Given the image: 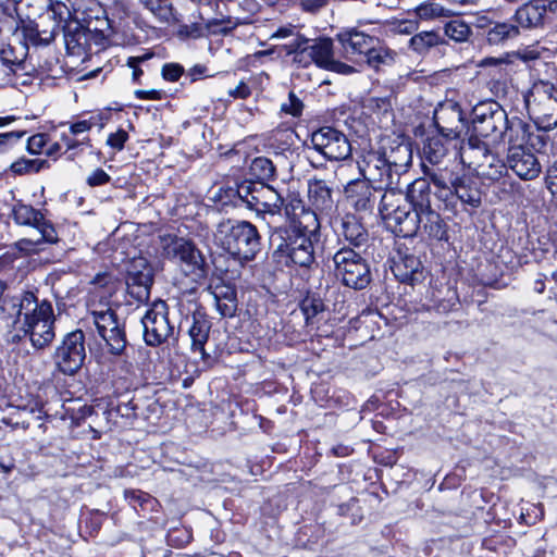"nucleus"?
<instances>
[{
    "mask_svg": "<svg viewBox=\"0 0 557 557\" xmlns=\"http://www.w3.org/2000/svg\"><path fill=\"white\" fill-rule=\"evenodd\" d=\"M13 221L21 226L29 228L30 234L15 243L18 251L25 255L38 253L44 245H52L59 242L58 232L53 223L45 214L23 202H17L12 209Z\"/></svg>",
    "mask_w": 557,
    "mask_h": 557,
    "instance_id": "1",
    "label": "nucleus"
},
{
    "mask_svg": "<svg viewBox=\"0 0 557 557\" xmlns=\"http://www.w3.org/2000/svg\"><path fill=\"white\" fill-rule=\"evenodd\" d=\"M260 239L257 227L247 221H223L214 233L215 244L242 260L256 257L261 248Z\"/></svg>",
    "mask_w": 557,
    "mask_h": 557,
    "instance_id": "2",
    "label": "nucleus"
},
{
    "mask_svg": "<svg viewBox=\"0 0 557 557\" xmlns=\"http://www.w3.org/2000/svg\"><path fill=\"white\" fill-rule=\"evenodd\" d=\"M408 199L413 203L414 222L419 231L435 239H443L446 224L438 211L433 208L430 182L418 178L408 186Z\"/></svg>",
    "mask_w": 557,
    "mask_h": 557,
    "instance_id": "3",
    "label": "nucleus"
},
{
    "mask_svg": "<svg viewBox=\"0 0 557 557\" xmlns=\"http://www.w3.org/2000/svg\"><path fill=\"white\" fill-rule=\"evenodd\" d=\"M459 158L465 166L475 171L482 178L496 182L507 174V161L504 162L493 153L484 140L472 138L462 141Z\"/></svg>",
    "mask_w": 557,
    "mask_h": 557,
    "instance_id": "4",
    "label": "nucleus"
},
{
    "mask_svg": "<svg viewBox=\"0 0 557 557\" xmlns=\"http://www.w3.org/2000/svg\"><path fill=\"white\" fill-rule=\"evenodd\" d=\"M524 102L537 128L549 131L557 126V88L552 83H534L524 96Z\"/></svg>",
    "mask_w": 557,
    "mask_h": 557,
    "instance_id": "5",
    "label": "nucleus"
},
{
    "mask_svg": "<svg viewBox=\"0 0 557 557\" xmlns=\"http://www.w3.org/2000/svg\"><path fill=\"white\" fill-rule=\"evenodd\" d=\"M380 212L387 226L397 235L411 237L417 235L413 203L406 197L394 191H386L381 199Z\"/></svg>",
    "mask_w": 557,
    "mask_h": 557,
    "instance_id": "6",
    "label": "nucleus"
},
{
    "mask_svg": "<svg viewBox=\"0 0 557 557\" xmlns=\"http://www.w3.org/2000/svg\"><path fill=\"white\" fill-rule=\"evenodd\" d=\"M336 277L347 287L362 289L371 282L368 262L357 251L343 247L333 256Z\"/></svg>",
    "mask_w": 557,
    "mask_h": 557,
    "instance_id": "7",
    "label": "nucleus"
},
{
    "mask_svg": "<svg viewBox=\"0 0 557 557\" xmlns=\"http://www.w3.org/2000/svg\"><path fill=\"white\" fill-rule=\"evenodd\" d=\"M85 358V334L81 330L66 334L53 352L55 368L65 375L77 373Z\"/></svg>",
    "mask_w": 557,
    "mask_h": 557,
    "instance_id": "8",
    "label": "nucleus"
},
{
    "mask_svg": "<svg viewBox=\"0 0 557 557\" xmlns=\"http://www.w3.org/2000/svg\"><path fill=\"white\" fill-rule=\"evenodd\" d=\"M98 335L103 339L110 354L120 356L126 348V334L123 323L111 308L90 312Z\"/></svg>",
    "mask_w": 557,
    "mask_h": 557,
    "instance_id": "9",
    "label": "nucleus"
},
{
    "mask_svg": "<svg viewBox=\"0 0 557 557\" xmlns=\"http://www.w3.org/2000/svg\"><path fill=\"white\" fill-rule=\"evenodd\" d=\"M164 255L180 265L181 270L193 280L206 275L205 259L197 247L184 238H175L164 247Z\"/></svg>",
    "mask_w": 557,
    "mask_h": 557,
    "instance_id": "10",
    "label": "nucleus"
},
{
    "mask_svg": "<svg viewBox=\"0 0 557 557\" xmlns=\"http://www.w3.org/2000/svg\"><path fill=\"white\" fill-rule=\"evenodd\" d=\"M54 37H22L15 44H1L0 46V70L5 76L16 75L25 70V59L28 54L29 45L33 47L49 46Z\"/></svg>",
    "mask_w": 557,
    "mask_h": 557,
    "instance_id": "11",
    "label": "nucleus"
},
{
    "mask_svg": "<svg viewBox=\"0 0 557 557\" xmlns=\"http://www.w3.org/2000/svg\"><path fill=\"white\" fill-rule=\"evenodd\" d=\"M169 308L165 301L158 299L141 318L144 339L147 345L156 347L173 335L174 327L169 321Z\"/></svg>",
    "mask_w": 557,
    "mask_h": 557,
    "instance_id": "12",
    "label": "nucleus"
},
{
    "mask_svg": "<svg viewBox=\"0 0 557 557\" xmlns=\"http://www.w3.org/2000/svg\"><path fill=\"white\" fill-rule=\"evenodd\" d=\"M311 145L314 150L331 161L345 160L351 154V145L346 135L330 126L313 132Z\"/></svg>",
    "mask_w": 557,
    "mask_h": 557,
    "instance_id": "13",
    "label": "nucleus"
},
{
    "mask_svg": "<svg viewBox=\"0 0 557 557\" xmlns=\"http://www.w3.org/2000/svg\"><path fill=\"white\" fill-rule=\"evenodd\" d=\"M508 126V117L503 109H496L490 113L475 115L472 121L471 134L468 139H485L487 144L496 145L504 138Z\"/></svg>",
    "mask_w": 557,
    "mask_h": 557,
    "instance_id": "14",
    "label": "nucleus"
},
{
    "mask_svg": "<svg viewBox=\"0 0 557 557\" xmlns=\"http://www.w3.org/2000/svg\"><path fill=\"white\" fill-rule=\"evenodd\" d=\"M13 307L16 308L15 322L20 329L54 315L52 304L48 299L38 298L33 292H24L13 302Z\"/></svg>",
    "mask_w": 557,
    "mask_h": 557,
    "instance_id": "15",
    "label": "nucleus"
},
{
    "mask_svg": "<svg viewBox=\"0 0 557 557\" xmlns=\"http://www.w3.org/2000/svg\"><path fill=\"white\" fill-rule=\"evenodd\" d=\"M277 262L285 264L294 263L299 267L308 268L314 261V248L312 238L299 236L290 238L289 242L278 245L274 251Z\"/></svg>",
    "mask_w": 557,
    "mask_h": 557,
    "instance_id": "16",
    "label": "nucleus"
},
{
    "mask_svg": "<svg viewBox=\"0 0 557 557\" xmlns=\"http://www.w3.org/2000/svg\"><path fill=\"white\" fill-rule=\"evenodd\" d=\"M286 218L297 228L299 236L314 237L320 228V222L314 211L307 208L296 195H290L284 207Z\"/></svg>",
    "mask_w": 557,
    "mask_h": 557,
    "instance_id": "17",
    "label": "nucleus"
},
{
    "mask_svg": "<svg viewBox=\"0 0 557 557\" xmlns=\"http://www.w3.org/2000/svg\"><path fill=\"white\" fill-rule=\"evenodd\" d=\"M153 284V271L144 258L135 259L126 275L127 293L137 301L146 302L150 298Z\"/></svg>",
    "mask_w": 557,
    "mask_h": 557,
    "instance_id": "18",
    "label": "nucleus"
},
{
    "mask_svg": "<svg viewBox=\"0 0 557 557\" xmlns=\"http://www.w3.org/2000/svg\"><path fill=\"white\" fill-rule=\"evenodd\" d=\"M422 168L425 175L424 178H429L435 186L436 190L434 196L438 200H441V198H447V196L451 195V190L449 188L461 176L459 173V163L456 159H451L436 165H428L426 163H422Z\"/></svg>",
    "mask_w": 557,
    "mask_h": 557,
    "instance_id": "19",
    "label": "nucleus"
},
{
    "mask_svg": "<svg viewBox=\"0 0 557 557\" xmlns=\"http://www.w3.org/2000/svg\"><path fill=\"white\" fill-rule=\"evenodd\" d=\"M507 170H511L520 180L532 181L540 176L542 165L530 148H511L506 156Z\"/></svg>",
    "mask_w": 557,
    "mask_h": 557,
    "instance_id": "20",
    "label": "nucleus"
},
{
    "mask_svg": "<svg viewBox=\"0 0 557 557\" xmlns=\"http://www.w3.org/2000/svg\"><path fill=\"white\" fill-rule=\"evenodd\" d=\"M434 123L440 135L447 138H458L465 129V120L460 107L455 102H445L434 112Z\"/></svg>",
    "mask_w": 557,
    "mask_h": 557,
    "instance_id": "21",
    "label": "nucleus"
},
{
    "mask_svg": "<svg viewBox=\"0 0 557 557\" xmlns=\"http://www.w3.org/2000/svg\"><path fill=\"white\" fill-rule=\"evenodd\" d=\"M418 30L416 20H401L394 22H379L366 18L358 20L357 26L351 28L347 35H368L369 32L381 34L393 33L394 35H411Z\"/></svg>",
    "mask_w": 557,
    "mask_h": 557,
    "instance_id": "22",
    "label": "nucleus"
},
{
    "mask_svg": "<svg viewBox=\"0 0 557 557\" xmlns=\"http://www.w3.org/2000/svg\"><path fill=\"white\" fill-rule=\"evenodd\" d=\"M359 169L368 183L374 182L380 184V188L388 186L393 183L392 170L386 157L372 151L369 152L359 163Z\"/></svg>",
    "mask_w": 557,
    "mask_h": 557,
    "instance_id": "23",
    "label": "nucleus"
},
{
    "mask_svg": "<svg viewBox=\"0 0 557 557\" xmlns=\"http://www.w3.org/2000/svg\"><path fill=\"white\" fill-rule=\"evenodd\" d=\"M449 189L451 195L447 196V198H441L446 208L454 207L458 200L473 208L481 206V191L476 183L469 176L462 174Z\"/></svg>",
    "mask_w": 557,
    "mask_h": 557,
    "instance_id": "24",
    "label": "nucleus"
},
{
    "mask_svg": "<svg viewBox=\"0 0 557 557\" xmlns=\"http://www.w3.org/2000/svg\"><path fill=\"white\" fill-rule=\"evenodd\" d=\"M255 194L253 200H250V210L257 213H268L271 215L280 214L284 209L287 200L270 185L259 183Z\"/></svg>",
    "mask_w": 557,
    "mask_h": 557,
    "instance_id": "25",
    "label": "nucleus"
},
{
    "mask_svg": "<svg viewBox=\"0 0 557 557\" xmlns=\"http://www.w3.org/2000/svg\"><path fill=\"white\" fill-rule=\"evenodd\" d=\"M348 202L357 211H369L375 202L374 189L367 181L351 182L345 188Z\"/></svg>",
    "mask_w": 557,
    "mask_h": 557,
    "instance_id": "26",
    "label": "nucleus"
},
{
    "mask_svg": "<svg viewBox=\"0 0 557 557\" xmlns=\"http://www.w3.org/2000/svg\"><path fill=\"white\" fill-rule=\"evenodd\" d=\"M54 322L55 317L52 315L51 318L35 322L20 330L28 336L35 349H44L48 347L55 337Z\"/></svg>",
    "mask_w": 557,
    "mask_h": 557,
    "instance_id": "27",
    "label": "nucleus"
},
{
    "mask_svg": "<svg viewBox=\"0 0 557 557\" xmlns=\"http://www.w3.org/2000/svg\"><path fill=\"white\" fill-rule=\"evenodd\" d=\"M395 276L403 283L414 284L423 278V268L420 259L413 255L399 256L392 268Z\"/></svg>",
    "mask_w": 557,
    "mask_h": 557,
    "instance_id": "28",
    "label": "nucleus"
},
{
    "mask_svg": "<svg viewBox=\"0 0 557 557\" xmlns=\"http://www.w3.org/2000/svg\"><path fill=\"white\" fill-rule=\"evenodd\" d=\"M309 40L305 39L298 42L295 47V52L305 53L312 58V60L320 66H327L332 62V40L330 37H319L313 40V44L309 47H305Z\"/></svg>",
    "mask_w": 557,
    "mask_h": 557,
    "instance_id": "29",
    "label": "nucleus"
},
{
    "mask_svg": "<svg viewBox=\"0 0 557 557\" xmlns=\"http://www.w3.org/2000/svg\"><path fill=\"white\" fill-rule=\"evenodd\" d=\"M308 199L310 203L320 211H329L333 207L332 187L320 178L308 181Z\"/></svg>",
    "mask_w": 557,
    "mask_h": 557,
    "instance_id": "30",
    "label": "nucleus"
},
{
    "mask_svg": "<svg viewBox=\"0 0 557 557\" xmlns=\"http://www.w3.org/2000/svg\"><path fill=\"white\" fill-rule=\"evenodd\" d=\"M191 320V325L188 329V334L191 339V349L199 351L202 359H205L207 356L205 345L209 338L211 322L201 313H194Z\"/></svg>",
    "mask_w": 557,
    "mask_h": 557,
    "instance_id": "31",
    "label": "nucleus"
},
{
    "mask_svg": "<svg viewBox=\"0 0 557 557\" xmlns=\"http://www.w3.org/2000/svg\"><path fill=\"white\" fill-rule=\"evenodd\" d=\"M546 7L531 1L520 7L515 14V21L523 29H533L542 25Z\"/></svg>",
    "mask_w": 557,
    "mask_h": 557,
    "instance_id": "32",
    "label": "nucleus"
},
{
    "mask_svg": "<svg viewBox=\"0 0 557 557\" xmlns=\"http://www.w3.org/2000/svg\"><path fill=\"white\" fill-rule=\"evenodd\" d=\"M336 232L356 247L363 245L368 239L366 228L352 214H346L339 219Z\"/></svg>",
    "mask_w": 557,
    "mask_h": 557,
    "instance_id": "33",
    "label": "nucleus"
},
{
    "mask_svg": "<svg viewBox=\"0 0 557 557\" xmlns=\"http://www.w3.org/2000/svg\"><path fill=\"white\" fill-rule=\"evenodd\" d=\"M447 138L438 135L429 137L423 146V163L436 165L451 160Z\"/></svg>",
    "mask_w": 557,
    "mask_h": 557,
    "instance_id": "34",
    "label": "nucleus"
},
{
    "mask_svg": "<svg viewBox=\"0 0 557 557\" xmlns=\"http://www.w3.org/2000/svg\"><path fill=\"white\" fill-rule=\"evenodd\" d=\"M504 137L508 140V149L527 148L528 138H530V126L520 119L508 120Z\"/></svg>",
    "mask_w": 557,
    "mask_h": 557,
    "instance_id": "35",
    "label": "nucleus"
},
{
    "mask_svg": "<svg viewBox=\"0 0 557 557\" xmlns=\"http://www.w3.org/2000/svg\"><path fill=\"white\" fill-rule=\"evenodd\" d=\"M384 156L391 165L392 172L395 171L397 174L400 171H405L412 162L411 146L406 143L398 144L396 147L392 148L387 156Z\"/></svg>",
    "mask_w": 557,
    "mask_h": 557,
    "instance_id": "36",
    "label": "nucleus"
},
{
    "mask_svg": "<svg viewBox=\"0 0 557 557\" xmlns=\"http://www.w3.org/2000/svg\"><path fill=\"white\" fill-rule=\"evenodd\" d=\"M98 38L99 37H63V42L66 53L70 57H76L85 61L92 54L91 39ZM100 38L104 39L106 37Z\"/></svg>",
    "mask_w": 557,
    "mask_h": 557,
    "instance_id": "37",
    "label": "nucleus"
},
{
    "mask_svg": "<svg viewBox=\"0 0 557 557\" xmlns=\"http://www.w3.org/2000/svg\"><path fill=\"white\" fill-rule=\"evenodd\" d=\"M159 21L170 23L174 21L171 0H139Z\"/></svg>",
    "mask_w": 557,
    "mask_h": 557,
    "instance_id": "38",
    "label": "nucleus"
},
{
    "mask_svg": "<svg viewBox=\"0 0 557 557\" xmlns=\"http://www.w3.org/2000/svg\"><path fill=\"white\" fill-rule=\"evenodd\" d=\"M348 58L355 61H364L367 48H370L364 37H338Z\"/></svg>",
    "mask_w": 557,
    "mask_h": 557,
    "instance_id": "39",
    "label": "nucleus"
},
{
    "mask_svg": "<svg viewBox=\"0 0 557 557\" xmlns=\"http://www.w3.org/2000/svg\"><path fill=\"white\" fill-rule=\"evenodd\" d=\"M194 32L201 35L207 32L209 35H226L234 28V23L231 20H208L206 22L194 23Z\"/></svg>",
    "mask_w": 557,
    "mask_h": 557,
    "instance_id": "40",
    "label": "nucleus"
},
{
    "mask_svg": "<svg viewBox=\"0 0 557 557\" xmlns=\"http://www.w3.org/2000/svg\"><path fill=\"white\" fill-rule=\"evenodd\" d=\"M275 166L273 162L265 157L255 158L250 164V172L259 183L270 181L275 176Z\"/></svg>",
    "mask_w": 557,
    "mask_h": 557,
    "instance_id": "41",
    "label": "nucleus"
},
{
    "mask_svg": "<svg viewBox=\"0 0 557 557\" xmlns=\"http://www.w3.org/2000/svg\"><path fill=\"white\" fill-rule=\"evenodd\" d=\"M453 12L437 2H424L417 7L416 16L420 20H432L441 16H449Z\"/></svg>",
    "mask_w": 557,
    "mask_h": 557,
    "instance_id": "42",
    "label": "nucleus"
},
{
    "mask_svg": "<svg viewBox=\"0 0 557 557\" xmlns=\"http://www.w3.org/2000/svg\"><path fill=\"white\" fill-rule=\"evenodd\" d=\"M394 61V55L383 48H367L364 53V61L370 66L379 69L382 64H391Z\"/></svg>",
    "mask_w": 557,
    "mask_h": 557,
    "instance_id": "43",
    "label": "nucleus"
},
{
    "mask_svg": "<svg viewBox=\"0 0 557 557\" xmlns=\"http://www.w3.org/2000/svg\"><path fill=\"white\" fill-rule=\"evenodd\" d=\"M213 296L215 307L222 317H233L235 314L237 308L235 292H228L227 301L222 299L219 287L214 288Z\"/></svg>",
    "mask_w": 557,
    "mask_h": 557,
    "instance_id": "44",
    "label": "nucleus"
},
{
    "mask_svg": "<svg viewBox=\"0 0 557 557\" xmlns=\"http://www.w3.org/2000/svg\"><path fill=\"white\" fill-rule=\"evenodd\" d=\"M45 161L42 160H27L20 159L12 163L11 170L18 175L26 173H37L42 168Z\"/></svg>",
    "mask_w": 557,
    "mask_h": 557,
    "instance_id": "45",
    "label": "nucleus"
},
{
    "mask_svg": "<svg viewBox=\"0 0 557 557\" xmlns=\"http://www.w3.org/2000/svg\"><path fill=\"white\" fill-rule=\"evenodd\" d=\"M324 305L320 299L305 300L301 306V311L305 315L307 324H311L315 315L323 312Z\"/></svg>",
    "mask_w": 557,
    "mask_h": 557,
    "instance_id": "46",
    "label": "nucleus"
},
{
    "mask_svg": "<svg viewBox=\"0 0 557 557\" xmlns=\"http://www.w3.org/2000/svg\"><path fill=\"white\" fill-rule=\"evenodd\" d=\"M258 185L256 182H243L237 186V196L247 208H250V200L252 201L255 196L252 191L257 190Z\"/></svg>",
    "mask_w": 557,
    "mask_h": 557,
    "instance_id": "47",
    "label": "nucleus"
},
{
    "mask_svg": "<svg viewBox=\"0 0 557 557\" xmlns=\"http://www.w3.org/2000/svg\"><path fill=\"white\" fill-rule=\"evenodd\" d=\"M444 35H469L470 26L462 18L456 17L445 25Z\"/></svg>",
    "mask_w": 557,
    "mask_h": 557,
    "instance_id": "48",
    "label": "nucleus"
},
{
    "mask_svg": "<svg viewBox=\"0 0 557 557\" xmlns=\"http://www.w3.org/2000/svg\"><path fill=\"white\" fill-rule=\"evenodd\" d=\"M128 140V134L125 129L119 128L116 132L108 136L107 145L116 151L124 148L125 143Z\"/></svg>",
    "mask_w": 557,
    "mask_h": 557,
    "instance_id": "49",
    "label": "nucleus"
},
{
    "mask_svg": "<svg viewBox=\"0 0 557 557\" xmlns=\"http://www.w3.org/2000/svg\"><path fill=\"white\" fill-rule=\"evenodd\" d=\"M545 185L549 193L557 198V160L546 169Z\"/></svg>",
    "mask_w": 557,
    "mask_h": 557,
    "instance_id": "50",
    "label": "nucleus"
},
{
    "mask_svg": "<svg viewBox=\"0 0 557 557\" xmlns=\"http://www.w3.org/2000/svg\"><path fill=\"white\" fill-rule=\"evenodd\" d=\"M97 123L96 116H90L87 120H81L70 125V134L77 136L89 132Z\"/></svg>",
    "mask_w": 557,
    "mask_h": 557,
    "instance_id": "51",
    "label": "nucleus"
},
{
    "mask_svg": "<svg viewBox=\"0 0 557 557\" xmlns=\"http://www.w3.org/2000/svg\"><path fill=\"white\" fill-rule=\"evenodd\" d=\"M25 135L24 131L0 134V152L7 151Z\"/></svg>",
    "mask_w": 557,
    "mask_h": 557,
    "instance_id": "52",
    "label": "nucleus"
},
{
    "mask_svg": "<svg viewBox=\"0 0 557 557\" xmlns=\"http://www.w3.org/2000/svg\"><path fill=\"white\" fill-rule=\"evenodd\" d=\"M437 38L438 37H411L409 44L413 50L422 52L426 47L444 42L437 40Z\"/></svg>",
    "mask_w": 557,
    "mask_h": 557,
    "instance_id": "53",
    "label": "nucleus"
},
{
    "mask_svg": "<svg viewBox=\"0 0 557 557\" xmlns=\"http://www.w3.org/2000/svg\"><path fill=\"white\" fill-rule=\"evenodd\" d=\"M91 283L98 287L106 288L107 293L110 295L115 290L114 278L109 273H98Z\"/></svg>",
    "mask_w": 557,
    "mask_h": 557,
    "instance_id": "54",
    "label": "nucleus"
},
{
    "mask_svg": "<svg viewBox=\"0 0 557 557\" xmlns=\"http://www.w3.org/2000/svg\"><path fill=\"white\" fill-rule=\"evenodd\" d=\"M183 73V66L177 63H166L162 67V76L168 82L178 81Z\"/></svg>",
    "mask_w": 557,
    "mask_h": 557,
    "instance_id": "55",
    "label": "nucleus"
},
{
    "mask_svg": "<svg viewBox=\"0 0 557 557\" xmlns=\"http://www.w3.org/2000/svg\"><path fill=\"white\" fill-rule=\"evenodd\" d=\"M281 109L285 113L298 116L302 111V102L295 96L294 92H289L288 102L283 103Z\"/></svg>",
    "mask_w": 557,
    "mask_h": 557,
    "instance_id": "56",
    "label": "nucleus"
},
{
    "mask_svg": "<svg viewBox=\"0 0 557 557\" xmlns=\"http://www.w3.org/2000/svg\"><path fill=\"white\" fill-rule=\"evenodd\" d=\"M47 145V137L45 134H36L28 138L27 150L33 153H41L44 147Z\"/></svg>",
    "mask_w": 557,
    "mask_h": 557,
    "instance_id": "57",
    "label": "nucleus"
},
{
    "mask_svg": "<svg viewBox=\"0 0 557 557\" xmlns=\"http://www.w3.org/2000/svg\"><path fill=\"white\" fill-rule=\"evenodd\" d=\"M111 180L110 175L102 169H96L86 180L90 187L102 186L109 183Z\"/></svg>",
    "mask_w": 557,
    "mask_h": 557,
    "instance_id": "58",
    "label": "nucleus"
},
{
    "mask_svg": "<svg viewBox=\"0 0 557 557\" xmlns=\"http://www.w3.org/2000/svg\"><path fill=\"white\" fill-rule=\"evenodd\" d=\"M539 131H541L539 128ZM546 146V136L541 134L540 132L533 133L530 131V138H528V148H533L535 150H542Z\"/></svg>",
    "mask_w": 557,
    "mask_h": 557,
    "instance_id": "59",
    "label": "nucleus"
},
{
    "mask_svg": "<svg viewBox=\"0 0 557 557\" xmlns=\"http://www.w3.org/2000/svg\"><path fill=\"white\" fill-rule=\"evenodd\" d=\"M329 0H301V8L310 13H315L327 5Z\"/></svg>",
    "mask_w": 557,
    "mask_h": 557,
    "instance_id": "60",
    "label": "nucleus"
},
{
    "mask_svg": "<svg viewBox=\"0 0 557 557\" xmlns=\"http://www.w3.org/2000/svg\"><path fill=\"white\" fill-rule=\"evenodd\" d=\"M61 141H62L63 146L66 148V150H73V149H76L81 145H88L89 138L86 137L83 140H77V139L72 138L67 134H62Z\"/></svg>",
    "mask_w": 557,
    "mask_h": 557,
    "instance_id": "61",
    "label": "nucleus"
},
{
    "mask_svg": "<svg viewBox=\"0 0 557 557\" xmlns=\"http://www.w3.org/2000/svg\"><path fill=\"white\" fill-rule=\"evenodd\" d=\"M228 94L233 98L246 99L250 96L251 90L246 83L240 82L234 89H231Z\"/></svg>",
    "mask_w": 557,
    "mask_h": 557,
    "instance_id": "62",
    "label": "nucleus"
},
{
    "mask_svg": "<svg viewBox=\"0 0 557 557\" xmlns=\"http://www.w3.org/2000/svg\"><path fill=\"white\" fill-rule=\"evenodd\" d=\"M135 96L138 99L144 100H160L162 98V91L157 89H150V90H143L137 89L135 90Z\"/></svg>",
    "mask_w": 557,
    "mask_h": 557,
    "instance_id": "63",
    "label": "nucleus"
},
{
    "mask_svg": "<svg viewBox=\"0 0 557 557\" xmlns=\"http://www.w3.org/2000/svg\"><path fill=\"white\" fill-rule=\"evenodd\" d=\"M516 29V26L507 23H496L494 27L490 30L488 35H509L512 30Z\"/></svg>",
    "mask_w": 557,
    "mask_h": 557,
    "instance_id": "64",
    "label": "nucleus"
}]
</instances>
